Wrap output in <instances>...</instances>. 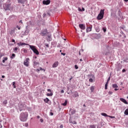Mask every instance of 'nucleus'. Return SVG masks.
I'll return each mask as SVG.
<instances>
[{
    "label": "nucleus",
    "mask_w": 128,
    "mask_h": 128,
    "mask_svg": "<svg viewBox=\"0 0 128 128\" xmlns=\"http://www.w3.org/2000/svg\"><path fill=\"white\" fill-rule=\"evenodd\" d=\"M120 100L122 102H124V104H128V102H126V100L124 98H120Z\"/></svg>",
    "instance_id": "9"
},
{
    "label": "nucleus",
    "mask_w": 128,
    "mask_h": 128,
    "mask_svg": "<svg viewBox=\"0 0 128 128\" xmlns=\"http://www.w3.org/2000/svg\"><path fill=\"white\" fill-rule=\"evenodd\" d=\"M12 86H14V88H16V82H12Z\"/></svg>",
    "instance_id": "31"
},
{
    "label": "nucleus",
    "mask_w": 128,
    "mask_h": 128,
    "mask_svg": "<svg viewBox=\"0 0 128 128\" xmlns=\"http://www.w3.org/2000/svg\"><path fill=\"white\" fill-rule=\"evenodd\" d=\"M80 62H82V59H80Z\"/></svg>",
    "instance_id": "62"
},
{
    "label": "nucleus",
    "mask_w": 128,
    "mask_h": 128,
    "mask_svg": "<svg viewBox=\"0 0 128 128\" xmlns=\"http://www.w3.org/2000/svg\"><path fill=\"white\" fill-rule=\"evenodd\" d=\"M18 47H16L15 48H14V52H18Z\"/></svg>",
    "instance_id": "30"
},
{
    "label": "nucleus",
    "mask_w": 128,
    "mask_h": 128,
    "mask_svg": "<svg viewBox=\"0 0 128 128\" xmlns=\"http://www.w3.org/2000/svg\"><path fill=\"white\" fill-rule=\"evenodd\" d=\"M25 126H26V128H28V123H26V124H25Z\"/></svg>",
    "instance_id": "39"
},
{
    "label": "nucleus",
    "mask_w": 128,
    "mask_h": 128,
    "mask_svg": "<svg viewBox=\"0 0 128 128\" xmlns=\"http://www.w3.org/2000/svg\"><path fill=\"white\" fill-rule=\"evenodd\" d=\"M29 46L30 48H31L32 50L34 52V54H40V52H38V50L36 48V46L32 45H29Z\"/></svg>",
    "instance_id": "3"
},
{
    "label": "nucleus",
    "mask_w": 128,
    "mask_h": 128,
    "mask_svg": "<svg viewBox=\"0 0 128 128\" xmlns=\"http://www.w3.org/2000/svg\"><path fill=\"white\" fill-rule=\"evenodd\" d=\"M44 102H46L48 104V102H50V99H48V98H46L44 100Z\"/></svg>",
    "instance_id": "18"
},
{
    "label": "nucleus",
    "mask_w": 128,
    "mask_h": 128,
    "mask_svg": "<svg viewBox=\"0 0 128 128\" xmlns=\"http://www.w3.org/2000/svg\"><path fill=\"white\" fill-rule=\"evenodd\" d=\"M110 80V77L108 78L106 82L108 83V82H109Z\"/></svg>",
    "instance_id": "34"
},
{
    "label": "nucleus",
    "mask_w": 128,
    "mask_h": 128,
    "mask_svg": "<svg viewBox=\"0 0 128 128\" xmlns=\"http://www.w3.org/2000/svg\"><path fill=\"white\" fill-rule=\"evenodd\" d=\"M112 88H118V86L116 84H113L112 85Z\"/></svg>",
    "instance_id": "17"
},
{
    "label": "nucleus",
    "mask_w": 128,
    "mask_h": 128,
    "mask_svg": "<svg viewBox=\"0 0 128 128\" xmlns=\"http://www.w3.org/2000/svg\"><path fill=\"white\" fill-rule=\"evenodd\" d=\"M42 4H45L46 6H48V4H50V0H43Z\"/></svg>",
    "instance_id": "7"
},
{
    "label": "nucleus",
    "mask_w": 128,
    "mask_h": 128,
    "mask_svg": "<svg viewBox=\"0 0 128 128\" xmlns=\"http://www.w3.org/2000/svg\"><path fill=\"white\" fill-rule=\"evenodd\" d=\"M124 114H126V116H128V108H127L124 112Z\"/></svg>",
    "instance_id": "22"
},
{
    "label": "nucleus",
    "mask_w": 128,
    "mask_h": 128,
    "mask_svg": "<svg viewBox=\"0 0 128 128\" xmlns=\"http://www.w3.org/2000/svg\"><path fill=\"white\" fill-rule=\"evenodd\" d=\"M102 30H103L104 32H106V28H102Z\"/></svg>",
    "instance_id": "35"
},
{
    "label": "nucleus",
    "mask_w": 128,
    "mask_h": 128,
    "mask_svg": "<svg viewBox=\"0 0 128 128\" xmlns=\"http://www.w3.org/2000/svg\"><path fill=\"white\" fill-rule=\"evenodd\" d=\"M34 66H38V64H40V63H38V62H37L36 61H34Z\"/></svg>",
    "instance_id": "25"
},
{
    "label": "nucleus",
    "mask_w": 128,
    "mask_h": 128,
    "mask_svg": "<svg viewBox=\"0 0 128 128\" xmlns=\"http://www.w3.org/2000/svg\"><path fill=\"white\" fill-rule=\"evenodd\" d=\"M74 98H77V96H78V92H74Z\"/></svg>",
    "instance_id": "20"
},
{
    "label": "nucleus",
    "mask_w": 128,
    "mask_h": 128,
    "mask_svg": "<svg viewBox=\"0 0 128 128\" xmlns=\"http://www.w3.org/2000/svg\"><path fill=\"white\" fill-rule=\"evenodd\" d=\"M124 2H128V0H124Z\"/></svg>",
    "instance_id": "58"
},
{
    "label": "nucleus",
    "mask_w": 128,
    "mask_h": 128,
    "mask_svg": "<svg viewBox=\"0 0 128 128\" xmlns=\"http://www.w3.org/2000/svg\"><path fill=\"white\" fill-rule=\"evenodd\" d=\"M53 94H52V92H51L50 94L48 93L46 94V96H52Z\"/></svg>",
    "instance_id": "19"
},
{
    "label": "nucleus",
    "mask_w": 128,
    "mask_h": 128,
    "mask_svg": "<svg viewBox=\"0 0 128 128\" xmlns=\"http://www.w3.org/2000/svg\"><path fill=\"white\" fill-rule=\"evenodd\" d=\"M48 92H52V90L50 89H48Z\"/></svg>",
    "instance_id": "48"
},
{
    "label": "nucleus",
    "mask_w": 128,
    "mask_h": 128,
    "mask_svg": "<svg viewBox=\"0 0 128 128\" xmlns=\"http://www.w3.org/2000/svg\"><path fill=\"white\" fill-rule=\"evenodd\" d=\"M66 104H68V101L66 100L65 101L64 103L62 104V105L64 106H66Z\"/></svg>",
    "instance_id": "26"
},
{
    "label": "nucleus",
    "mask_w": 128,
    "mask_h": 128,
    "mask_svg": "<svg viewBox=\"0 0 128 128\" xmlns=\"http://www.w3.org/2000/svg\"><path fill=\"white\" fill-rule=\"evenodd\" d=\"M88 128H96L94 124L90 125L88 126Z\"/></svg>",
    "instance_id": "15"
},
{
    "label": "nucleus",
    "mask_w": 128,
    "mask_h": 128,
    "mask_svg": "<svg viewBox=\"0 0 128 128\" xmlns=\"http://www.w3.org/2000/svg\"><path fill=\"white\" fill-rule=\"evenodd\" d=\"M3 8H4V10H11L10 8V4H8V3L4 4L3 5Z\"/></svg>",
    "instance_id": "4"
},
{
    "label": "nucleus",
    "mask_w": 128,
    "mask_h": 128,
    "mask_svg": "<svg viewBox=\"0 0 128 128\" xmlns=\"http://www.w3.org/2000/svg\"><path fill=\"white\" fill-rule=\"evenodd\" d=\"M19 22H20V24H22V21L20 20Z\"/></svg>",
    "instance_id": "55"
},
{
    "label": "nucleus",
    "mask_w": 128,
    "mask_h": 128,
    "mask_svg": "<svg viewBox=\"0 0 128 128\" xmlns=\"http://www.w3.org/2000/svg\"><path fill=\"white\" fill-rule=\"evenodd\" d=\"M64 90H61V94H64Z\"/></svg>",
    "instance_id": "51"
},
{
    "label": "nucleus",
    "mask_w": 128,
    "mask_h": 128,
    "mask_svg": "<svg viewBox=\"0 0 128 128\" xmlns=\"http://www.w3.org/2000/svg\"><path fill=\"white\" fill-rule=\"evenodd\" d=\"M40 70H44V72H46V70L43 69L42 67L39 68Z\"/></svg>",
    "instance_id": "32"
},
{
    "label": "nucleus",
    "mask_w": 128,
    "mask_h": 128,
    "mask_svg": "<svg viewBox=\"0 0 128 128\" xmlns=\"http://www.w3.org/2000/svg\"><path fill=\"white\" fill-rule=\"evenodd\" d=\"M28 60H30V58H26V60L24 62V66H29Z\"/></svg>",
    "instance_id": "6"
},
{
    "label": "nucleus",
    "mask_w": 128,
    "mask_h": 128,
    "mask_svg": "<svg viewBox=\"0 0 128 128\" xmlns=\"http://www.w3.org/2000/svg\"><path fill=\"white\" fill-rule=\"evenodd\" d=\"M92 78H94V76H92Z\"/></svg>",
    "instance_id": "64"
},
{
    "label": "nucleus",
    "mask_w": 128,
    "mask_h": 128,
    "mask_svg": "<svg viewBox=\"0 0 128 128\" xmlns=\"http://www.w3.org/2000/svg\"><path fill=\"white\" fill-rule=\"evenodd\" d=\"M36 70H37L38 72H40V69H37Z\"/></svg>",
    "instance_id": "61"
},
{
    "label": "nucleus",
    "mask_w": 128,
    "mask_h": 128,
    "mask_svg": "<svg viewBox=\"0 0 128 128\" xmlns=\"http://www.w3.org/2000/svg\"><path fill=\"white\" fill-rule=\"evenodd\" d=\"M40 121L41 122H44V120L42 119H40Z\"/></svg>",
    "instance_id": "53"
},
{
    "label": "nucleus",
    "mask_w": 128,
    "mask_h": 128,
    "mask_svg": "<svg viewBox=\"0 0 128 128\" xmlns=\"http://www.w3.org/2000/svg\"><path fill=\"white\" fill-rule=\"evenodd\" d=\"M101 114H102V116H108V114H106V113L102 112V113Z\"/></svg>",
    "instance_id": "23"
},
{
    "label": "nucleus",
    "mask_w": 128,
    "mask_h": 128,
    "mask_svg": "<svg viewBox=\"0 0 128 128\" xmlns=\"http://www.w3.org/2000/svg\"><path fill=\"white\" fill-rule=\"evenodd\" d=\"M79 28H80L81 30H86V26L84 25V24H80Z\"/></svg>",
    "instance_id": "11"
},
{
    "label": "nucleus",
    "mask_w": 128,
    "mask_h": 128,
    "mask_svg": "<svg viewBox=\"0 0 128 128\" xmlns=\"http://www.w3.org/2000/svg\"><path fill=\"white\" fill-rule=\"evenodd\" d=\"M24 52H28V50L24 49Z\"/></svg>",
    "instance_id": "44"
},
{
    "label": "nucleus",
    "mask_w": 128,
    "mask_h": 128,
    "mask_svg": "<svg viewBox=\"0 0 128 128\" xmlns=\"http://www.w3.org/2000/svg\"><path fill=\"white\" fill-rule=\"evenodd\" d=\"M20 108V110L21 112V110H22V108Z\"/></svg>",
    "instance_id": "60"
},
{
    "label": "nucleus",
    "mask_w": 128,
    "mask_h": 128,
    "mask_svg": "<svg viewBox=\"0 0 128 128\" xmlns=\"http://www.w3.org/2000/svg\"><path fill=\"white\" fill-rule=\"evenodd\" d=\"M10 58H12H12H16V54H12V56Z\"/></svg>",
    "instance_id": "21"
},
{
    "label": "nucleus",
    "mask_w": 128,
    "mask_h": 128,
    "mask_svg": "<svg viewBox=\"0 0 128 128\" xmlns=\"http://www.w3.org/2000/svg\"><path fill=\"white\" fill-rule=\"evenodd\" d=\"M16 28H18V30H20V27L18 26H16Z\"/></svg>",
    "instance_id": "43"
},
{
    "label": "nucleus",
    "mask_w": 128,
    "mask_h": 128,
    "mask_svg": "<svg viewBox=\"0 0 128 128\" xmlns=\"http://www.w3.org/2000/svg\"><path fill=\"white\" fill-rule=\"evenodd\" d=\"M4 56V54H0V58H2V56Z\"/></svg>",
    "instance_id": "37"
},
{
    "label": "nucleus",
    "mask_w": 128,
    "mask_h": 128,
    "mask_svg": "<svg viewBox=\"0 0 128 128\" xmlns=\"http://www.w3.org/2000/svg\"><path fill=\"white\" fill-rule=\"evenodd\" d=\"M71 114H76V110H72Z\"/></svg>",
    "instance_id": "24"
},
{
    "label": "nucleus",
    "mask_w": 128,
    "mask_h": 128,
    "mask_svg": "<svg viewBox=\"0 0 128 128\" xmlns=\"http://www.w3.org/2000/svg\"><path fill=\"white\" fill-rule=\"evenodd\" d=\"M26 2V0H18V4H24Z\"/></svg>",
    "instance_id": "12"
},
{
    "label": "nucleus",
    "mask_w": 128,
    "mask_h": 128,
    "mask_svg": "<svg viewBox=\"0 0 128 128\" xmlns=\"http://www.w3.org/2000/svg\"><path fill=\"white\" fill-rule=\"evenodd\" d=\"M122 72H126V69H123L122 70Z\"/></svg>",
    "instance_id": "54"
},
{
    "label": "nucleus",
    "mask_w": 128,
    "mask_h": 128,
    "mask_svg": "<svg viewBox=\"0 0 128 128\" xmlns=\"http://www.w3.org/2000/svg\"><path fill=\"white\" fill-rule=\"evenodd\" d=\"M50 116H54V113L52 112H50Z\"/></svg>",
    "instance_id": "50"
},
{
    "label": "nucleus",
    "mask_w": 128,
    "mask_h": 128,
    "mask_svg": "<svg viewBox=\"0 0 128 128\" xmlns=\"http://www.w3.org/2000/svg\"><path fill=\"white\" fill-rule=\"evenodd\" d=\"M12 42H16V40H14V39H12Z\"/></svg>",
    "instance_id": "52"
},
{
    "label": "nucleus",
    "mask_w": 128,
    "mask_h": 128,
    "mask_svg": "<svg viewBox=\"0 0 128 128\" xmlns=\"http://www.w3.org/2000/svg\"><path fill=\"white\" fill-rule=\"evenodd\" d=\"M18 46H29L28 44L24 43V42H20V43H18Z\"/></svg>",
    "instance_id": "14"
},
{
    "label": "nucleus",
    "mask_w": 128,
    "mask_h": 128,
    "mask_svg": "<svg viewBox=\"0 0 128 128\" xmlns=\"http://www.w3.org/2000/svg\"><path fill=\"white\" fill-rule=\"evenodd\" d=\"M48 34V30L46 29H44L40 32V34L42 36H46Z\"/></svg>",
    "instance_id": "5"
},
{
    "label": "nucleus",
    "mask_w": 128,
    "mask_h": 128,
    "mask_svg": "<svg viewBox=\"0 0 128 128\" xmlns=\"http://www.w3.org/2000/svg\"><path fill=\"white\" fill-rule=\"evenodd\" d=\"M84 10H85L84 8H82V12H84Z\"/></svg>",
    "instance_id": "46"
},
{
    "label": "nucleus",
    "mask_w": 128,
    "mask_h": 128,
    "mask_svg": "<svg viewBox=\"0 0 128 128\" xmlns=\"http://www.w3.org/2000/svg\"><path fill=\"white\" fill-rule=\"evenodd\" d=\"M78 12H82V9L80 8H78Z\"/></svg>",
    "instance_id": "45"
},
{
    "label": "nucleus",
    "mask_w": 128,
    "mask_h": 128,
    "mask_svg": "<svg viewBox=\"0 0 128 128\" xmlns=\"http://www.w3.org/2000/svg\"><path fill=\"white\" fill-rule=\"evenodd\" d=\"M48 40H50V36H48Z\"/></svg>",
    "instance_id": "38"
},
{
    "label": "nucleus",
    "mask_w": 128,
    "mask_h": 128,
    "mask_svg": "<svg viewBox=\"0 0 128 128\" xmlns=\"http://www.w3.org/2000/svg\"><path fill=\"white\" fill-rule=\"evenodd\" d=\"M108 82H106L105 84V90H108Z\"/></svg>",
    "instance_id": "27"
},
{
    "label": "nucleus",
    "mask_w": 128,
    "mask_h": 128,
    "mask_svg": "<svg viewBox=\"0 0 128 128\" xmlns=\"http://www.w3.org/2000/svg\"><path fill=\"white\" fill-rule=\"evenodd\" d=\"M70 124H76V121H74L73 122H70V120H69Z\"/></svg>",
    "instance_id": "29"
},
{
    "label": "nucleus",
    "mask_w": 128,
    "mask_h": 128,
    "mask_svg": "<svg viewBox=\"0 0 128 128\" xmlns=\"http://www.w3.org/2000/svg\"><path fill=\"white\" fill-rule=\"evenodd\" d=\"M83 106H85V107H86V104H84L83 105Z\"/></svg>",
    "instance_id": "63"
},
{
    "label": "nucleus",
    "mask_w": 128,
    "mask_h": 128,
    "mask_svg": "<svg viewBox=\"0 0 128 128\" xmlns=\"http://www.w3.org/2000/svg\"><path fill=\"white\" fill-rule=\"evenodd\" d=\"M90 90H91V92H94V86H92L90 88Z\"/></svg>",
    "instance_id": "16"
},
{
    "label": "nucleus",
    "mask_w": 128,
    "mask_h": 128,
    "mask_svg": "<svg viewBox=\"0 0 128 128\" xmlns=\"http://www.w3.org/2000/svg\"><path fill=\"white\" fill-rule=\"evenodd\" d=\"M28 114L26 112H22L20 116V120L21 122H26L28 120Z\"/></svg>",
    "instance_id": "1"
},
{
    "label": "nucleus",
    "mask_w": 128,
    "mask_h": 128,
    "mask_svg": "<svg viewBox=\"0 0 128 128\" xmlns=\"http://www.w3.org/2000/svg\"><path fill=\"white\" fill-rule=\"evenodd\" d=\"M45 46L46 48H50V45L48 44H45Z\"/></svg>",
    "instance_id": "36"
},
{
    "label": "nucleus",
    "mask_w": 128,
    "mask_h": 128,
    "mask_svg": "<svg viewBox=\"0 0 128 128\" xmlns=\"http://www.w3.org/2000/svg\"><path fill=\"white\" fill-rule=\"evenodd\" d=\"M6 78V76H2V78Z\"/></svg>",
    "instance_id": "56"
},
{
    "label": "nucleus",
    "mask_w": 128,
    "mask_h": 128,
    "mask_svg": "<svg viewBox=\"0 0 128 128\" xmlns=\"http://www.w3.org/2000/svg\"><path fill=\"white\" fill-rule=\"evenodd\" d=\"M108 94H112V91H109Z\"/></svg>",
    "instance_id": "42"
},
{
    "label": "nucleus",
    "mask_w": 128,
    "mask_h": 128,
    "mask_svg": "<svg viewBox=\"0 0 128 128\" xmlns=\"http://www.w3.org/2000/svg\"><path fill=\"white\" fill-rule=\"evenodd\" d=\"M8 60V57H4L3 60H2V62H3V64H4L6 62V60Z\"/></svg>",
    "instance_id": "13"
},
{
    "label": "nucleus",
    "mask_w": 128,
    "mask_h": 128,
    "mask_svg": "<svg viewBox=\"0 0 128 128\" xmlns=\"http://www.w3.org/2000/svg\"><path fill=\"white\" fill-rule=\"evenodd\" d=\"M104 9L101 10L100 14H98V16H97V18L99 20H102V18H104Z\"/></svg>",
    "instance_id": "2"
},
{
    "label": "nucleus",
    "mask_w": 128,
    "mask_h": 128,
    "mask_svg": "<svg viewBox=\"0 0 128 128\" xmlns=\"http://www.w3.org/2000/svg\"><path fill=\"white\" fill-rule=\"evenodd\" d=\"M58 62H56L53 64L52 67L53 68H58Z\"/></svg>",
    "instance_id": "8"
},
{
    "label": "nucleus",
    "mask_w": 128,
    "mask_h": 128,
    "mask_svg": "<svg viewBox=\"0 0 128 128\" xmlns=\"http://www.w3.org/2000/svg\"><path fill=\"white\" fill-rule=\"evenodd\" d=\"M61 54H62V56H66V53H61Z\"/></svg>",
    "instance_id": "47"
},
{
    "label": "nucleus",
    "mask_w": 128,
    "mask_h": 128,
    "mask_svg": "<svg viewBox=\"0 0 128 128\" xmlns=\"http://www.w3.org/2000/svg\"><path fill=\"white\" fill-rule=\"evenodd\" d=\"M114 90H116H116H118V88H116L114 89Z\"/></svg>",
    "instance_id": "57"
},
{
    "label": "nucleus",
    "mask_w": 128,
    "mask_h": 128,
    "mask_svg": "<svg viewBox=\"0 0 128 128\" xmlns=\"http://www.w3.org/2000/svg\"><path fill=\"white\" fill-rule=\"evenodd\" d=\"M92 26H90L87 28L86 30V32H92Z\"/></svg>",
    "instance_id": "10"
},
{
    "label": "nucleus",
    "mask_w": 128,
    "mask_h": 128,
    "mask_svg": "<svg viewBox=\"0 0 128 128\" xmlns=\"http://www.w3.org/2000/svg\"><path fill=\"white\" fill-rule=\"evenodd\" d=\"M108 118H114V116H108Z\"/></svg>",
    "instance_id": "41"
},
{
    "label": "nucleus",
    "mask_w": 128,
    "mask_h": 128,
    "mask_svg": "<svg viewBox=\"0 0 128 128\" xmlns=\"http://www.w3.org/2000/svg\"><path fill=\"white\" fill-rule=\"evenodd\" d=\"M8 104V100H4L2 104Z\"/></svg>",
    "instance_id": "28"
},
{
    "label": "nucleus",
    "mask_w": 128,
    "mask_h": 128,
    "mask_svg": "<svg viewBox=\"0 0 128 128\" xmlns=\"http://www.w3.org/2000/svg\"><path fill=\"white\" fill-rule=\"evenodd\" d=\"M74 68H75L76 70H78V66L77 65H75Z\"/></svg>",
    "instance_id": "40"
},
{
    "label": "nucleus",
    "mask_w": 128,
    "mask_h": 128,
    "mask_svg": "<svg viewBox=\"0 0 128 128\" xmlns=\"http://www.w3.org/2000/svg\"><path fill=\"white\" fill-rule=\"evenodd\" d=\"M60 128H64V126H62V124H61L60 126Z\"/></svg>",
    "instance_id": "49"
},
{
    "label": "nucleus",
    "mask_w": 128,
    "mask_h": 128,
    "mask_svg": "<svg viewBox=\"0 0 128 128\" xmlns=\"http://www.w3.org/2000/svg\"><path fill=\"white\" fill-rule=\"evenodd\" d=\"M40 116H37V118H40Z\"/></svg>",
    "instance_id": "59"
},
{
    "label": "nucleus",
    "mask_w": 128,
    "mask_h": 128,
    "mask_svg": "<svg viewBox=\"0 0 128 128\" xmlns=\"http://www.w3.org/2000/svg\"><path fill=\"white\" fill-rule=\"evenodd\" d=\"M89 82H94V80H92V78H90L89 79Z\"/></svg>",
    "instance_id": "33"
}]
</instances>
